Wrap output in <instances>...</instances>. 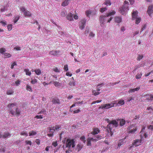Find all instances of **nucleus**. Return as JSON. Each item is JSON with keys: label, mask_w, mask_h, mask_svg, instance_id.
Listing matches in <instances>:
<instances>
[{"label": "nucleus", "mask_w": 153, "mask_h": 153, "mask_svg": "<svg viewBox=\"0 0 153 153\" xmlns=\"http://www.w3.org/2000/svg\"><path fill=\"white\" fill-rule=\"evenodd\" d=\"M105 120L109 123L107 126V132L109 133L110 135L111 136L113 134V128L114 126L117 127L118 126V123L116 120H113L110 121L109 119L107 118L105 119Z\"/></svg>", "instance_id": "1"}, {"label": "nucleus", "mask_w": 153, "mask_h": 153, "mask_svg": "<svg viewBox=\"0 0 153 153\" xmlns=\"http://www.w3.org/2000/svg\"><path fill=\"white\" fill-rule=\"evenodd\" d=\"M75 141L74 139H68L66 140L65 144V147L68 148V150L66 151V153H70L72 152L73 148L75 146Z\"/></svg>", "instance_id": "2"}, {"label": "nucleus", "mask_w": 153, "mask_h": 153, "mask_svg": "<svg viewBox=\"0 0 153 153\" xmlns=\"http://www.w3.org/2000/svg\"><path fill=\"white\" fill-rule=\"evenodd\" d=\"M115 104V103L112 102L111 103H107L103 104L99 107V109H108L114 107Z\"/></svg>", "instance_id": "3"}, {"label": "nucleus", "mask_w": 153, "mask_h": 153, "mask_svg": "<svg viewBox=\"0 0 153 153\" xmlns=\"http://www.w3.org/2000/svg\"><path fill=\"white\" fill-rule=\"evenodd\" d=\"M108 16H106L101 15L100 18L99 20L100 23V25L102 27L103 25L105 24L107 20Z\"/></svg>", "instance_id": "4"}, {"label": "nucleus", "mask_w": 153, "mask_h": 153, "mask_svg": "<svg viewBox=\"0 0 153 153\" xmlns=\"http://www.w3.org/2000/svg\"><path fill=\"white\" fill-rule=\"evenodd\" d=\"M20 10L23 12V15L25 16L30 17L32 14L28 10H26L25 8L22 7L20 8Z\"/></svg>", "instance_id": "5"}, {"label": "nucleus", "mask_w": 153, "mask_h": 153, "mask_svg": "<svg viewBox=\"0 0 153 153\" xmlns=\"http://www.w3.org/2000/svg\"><path fill=\"white\" fill-rule=\"evenodd\" d=\"M86 22L87 20L85 19H83L81 20L79 24V28L81 30H82L84 28Z\"/></svg>", "instance_id": "6"}, {"label": "nucleus", "mask_w": 153, "mask_h": 153, "mask_svg": "<svg viewBox=\"0 0 153 153\" xmlns=\"http://www.w3.org/2000/svg\"><path fill=\"white\" fill-rule=\"evenodd\" d=\"M141 140L139 139H136L134 140V142L132 144V145L130 147V148L135 146L137 147L141 144Z\"/></svg>", "instance_id": "7"}, {"label": "nucleus", "mask_w": 153, "mask_h": 153, "mask_svg": "<svg viewBox=\"0 0 153 153\" xmlns=\"http://www.w3.org/2000/svg\"><path fill=\"white\" fill-rule=\"evenodd\" d=\"M60 128V126L58 125H56L55 126H53L51 127L48 128V129L49 130V131L51 133L53 134L54 131L57 130Z\"/></svg>", "instance_id": "8"}, {"label": "nucleus", "mask_w": 153, "mask_h": 153, "mask_svg": "<svg viewBox=\"0 0 153 153\" xmlns=\"http://www.w3.org/2000/svg\"><path fill=\"white\" fill-rule=\"evenodd\" d=\"M129 10L128 7L127 5H124L120 9V13L124 15V12L127 11Z\"/></svg>", "instance_id": "9"}, {"label": "nucleus", "mask_w": 153, "mask_h": 153, "mask_svg": "<svg viewBox=\"0 0 153 153\" xmlns=\"http://www.w3.org/2000/svg\"><path fill=\"white\" fill-rule=\"evenodd\" d=\"M49 54L54 56H57L61 54L60 51L59 50L52 51L49 52Z\"/></svg>", "instance_id": "10"}, {"label": "nucleus", "mask_w": 153, "mask_h": 153, "mask_svg": "<svg viewBox=\"0 0 153 153\" xmlns=\"http://www.w3.org/2000/svg\"><path fill=\"white\" fill-rule=\"evenodd\" d=\"M133 127V125L130 126L128 127V129L129 130V131H128L129 133L133 134L137 130V128L136 127H134L133 128H132Z\"/></svg>", "instance_id": "11"}, {"label": "nucleus", "mask_w": 153, "mask_h": 153, "mask_svg": "<svg viewBox=\"0 0 153 153\" xmlns=\"http://www.w3.org/2000/svg\"><path fill=\"white\" fill-rule=\"evenodd\" d=\"M147 11L149 16H151L153 13V5H150L148 7Z\"/></svg>", "instance_id": "12"}, {"label": "nucleus", "mask_w": 153, "mask_h": 153, "mask_svg": "<svg viewBox=\"0 0 153 153\" xmlns=\"http://www.w3.org/2000/svg\"><path fill=\"white\" fill-rule=\"evenodd\" d=\"M100 130L98 128H93V130L91 134L93 135H95L98 134L100 132Z\"/></svg>", "instance_id": "13"}, {"label": "nucleus", "mask_w": 153, "mask_h": 153, "mask_svg": "<svg viewBox=\"0 0 153 153\" xmlns=\"http://www.w3.org/2000/svg\"><path fill=\"white\" fill-rule=\"evenodd\" d=\"M10 136V133L8 132H5L2 135V137L4 138H6Z\"/></svg>", "instance_id": "14"}, {"label": "nucleus", "mask_w": 153, "mask_h": 153, "mask_svg": "<svg viewBox=\"0 0 153 153\" xmlns=\"http://www.w3.org/2000/svg\"><path fill=\"white\" fill-rule=\"evenodd\" d=\"M115 22L116 23H119L122 21V18L119 16H116L114 18Z\"/></svg>", "instance_id": "15"}, {"label": "nucleus", "mask_w": 153, "mask_h": 153, "mask_svg": "<svg viewBox=\"0 0 153 153\" xmlns=\"http://www.w3.org/2000/svg\"><path fill=\"white\" fill-rule=\"evenodd\" d=\"M52 102L53 104H60V101L59 99L56 98H53L52 100Z\"/></svg>", "instance_id": "16"}, {"label": "nucleus", "mask_w": 153, "mask_h": 153, "mask_svg": "<svg viewBox=\"0 0 153 153\" xmlns=\"http://www.w3.org/2000/svg\"><path fill=\"white\" fill-rule=\"evenodd\" d=\"M140 87H137L136 88H134L133 89H130L128 91V92L129 93H131L134 92H135L136 91H137L140 90Z\"/></svg>", "instance_id": "17"}, {"label": "nucleus", "mask_w": 153, "mask_h": 153, "mask_svg": "<svg viewBox=\"0 0 153 153\" xmlns=\"http://www.w3.org/2000/svg\"><path fill=\"white\" fill-rule=\"evenodd\" d=\"M144 129L145 128H143L142 129L140 132V133H141L140 136L141 138L143 137H144L145 138H146L147 137V134L146 133L144 132L143 134V130H144Z\"/></svg>", "instance_id": "18"}, {"label": "nucleus", "mask_w": 153, "mask_h": 153, "mask_svg": "<svg viewBox=\"0 0 153 153\" xmlns=\"http://www.w3.org/2000/svg\"><path fill=\"white\" fill-rule=\"evenodd\" d=\"M67 18L68 20L71 21L73 20L72 14L71 13H69L67 16Z\"/></svg>", "instance_id": "19"}, {"label": "nucleus", "mask_w": 153, "mask_h": 153, "mask_svg": "<svg viewBox=\"0 0 153 153\" xmlns=\"http://www.w3.org/2000/svg\"><path fill=\"white\" fill-rule=\"evenodd\" d=\"M137 11H134L132 13V19H134L137 18Z\"/></svg>", "instance_id": "20"}, {"label": "nucleus", "mask_w": 153, "mask_h": 153, "mask_svg": "<svg viewBox=\"0 0 153 153\" xmlns=\"http://www.w3.org/2000/svg\"><path fill=\"white\" fill-rule=\"evenodd\" d=\"M70 1V0H65L64 2H62L61 4L62 6L64 7L67 6L68 4L69 1Z\"/></svg>", "instance_id": "21"}, {"label": "nucleus", "mask_w": 153, "mask_h": 153, "mask_svg": "<svg viewBox=\"0 0 153 153\" xmlns=\"http://www.w3.org/2000/svg\"><path fill=\"white\" fill-rule=\"evenodd\" d=\"M124 139H121L118 142L117 146H118V148H120V146H121L123 145L124 144Z\"/></svg>", "instance_id": "22"}, {"label": "nucleus", "mask_w": 153, "mask_h": 153, "mask_svg": "<svg viewBox=\"0 0 153 153\" xmlns=\"http://www.w3.org/2000/svg\"><path fill=\"white\" fill-rule=\"evenodd\" d=\"M83 145L81 144H78L76 146V149L78 150V151H80L83 147Z\"/></svg>", "instance_id": "23"}, {"label": "nucleus", "mask_w": 153, "mask_h": 153, "mask_svg": "<svg viewBox=\"0 0 153 153\" xmlns=\"http://www.w3.org/2000/svg\"><path fill=\"white\" fill-rule=\"evenodd\" d=\"M53 84L56 87L60 86L61 85V84L60 83L56 81H53Z\"/></svg>", "instance_id": "24"}, {"label": "nucleus", "mask_w": 153, "mask_h": 153, "mask_svg": "<svg viewBox=\"0 0 153 153\" xmlns=\"http://www.w3.org/2000/svg\"><path fill=\"white\" fill-rule=\"evenodd\" d=\"M126 122L123 119L120 120V125L122 126L124 125L125 123Z\"/></svg>", "instance_id": "25"}, {"label": "nucleus", "mask_w": 153, "mask_h": 153, "mask_svg": "<svg viewBox=\"0 0 153 153\" xmlns=\"http://www.w3.org/2000/svg\"><path fill=\"white\" fill-rule=\"evenodd\" d=\"M16 105V103H9L7 105V107L9 108H12L13 106H15Z\"/></svg>", "instance_id": "26"}, {"label": "nucleus", "mask_w": 153, "mask_h": 153, "mask_svg": "<svg viewBox=\"0 0 153 153\" xmlns=\"http://www.w3.org/2000/svg\"><path fill=\"white\" fill-rule=\"evenodd\" d=\"M34 72H35L36 74L38 75H41L42 73L41 70L40 69H36V70H35Z\"/></svg>", "instance_id": "27"}, {"label": "nucleus", "mask_w": 153, "mask_h": 153, "mask_svg": "<svg viewBox=\"0 0 153 153\" xmlns=\"http://www.w3.org/2000/svg\"><path fill=\"white\" fill-rule=\"evenodd\" d=\"M16 114H15L17 116H18L20 114V111L19 109L18 108H16Z\"/></svg>", "instance_id": "28"}, {"label": "nucleus", "mask_w": 153, "mask_h": 153, "mask_svg": "<svg viewBox=\"0 0 153 153\" xmlns=\"http://www.w3.org/2000/svg\"><path fill=\"white\" fill-rule=\"evenodd\" d=\"M24 71L26 73V75L30 76L31 74V72L30 71H29L28 69H24Z\"/></svg>", "instance_id": "29"}, {"label": "nucleus", "mask_w": 153, "mask_h": 153, "mask_svg": "<svg viewBox=\"0 0 153 153\" xmlns=\"http://www.w3.org/2000/svg\"><path fill=\"white\" fill-rule=\"evenodd\" d=\"M14 91L12 89H9L7 91V94L8 95H11L13 94Z\"/></svg>", "instance_id": "30"}, {"label": "nucleus", "mask_w": 153, "mask_h": 153, "mask_svg": "<svg viewBox=\"0 0 153 153\" xmlns=\"http://www.w3.org/2000/svg\"><path fill=\"white\" fill-rule=\"evenodd\" d=\"M143 57V54H139L137 58V60L140 61V60L142 59Z\"/></svg>", "instance_id": "31"}, {"label": "nucleus", "mask_w": 153, "mask_h": 153, "mask_svg": "<svg viewBox=\"0 0 153 153\" xmlns=\"http://www.w3.org/2000/svg\"><path fill=\"white\" fill-rule=\"evenodd\" d=\"M90 138L89 137H88V138L87 139V146H91V140Z\"/></svg>", "instance_id": "32"}, {"label": "nucleus", "mask_w": 153, "mask_h": 153, "mask_svg": "<svg viewBox=\"0 0 153 153\" xmlns=\"http://www.w3.org/2000/svg\"><path fill=\"white\" fill-rule=\"evenodd\" d=\"M26 90L30 92H32V88L30 86L27 85L26 86Z\"/></svg>", "instance_id": "33"}, {"label": "nucleus", "mask_w": 153, "mask_h": 153, "mask_svg": "<svg viewBox=\"0 0 153 153\" xmlns=\"http://www.w3.org/2000/svg\"><path fill=\"white\" fill-rule=\"evenodd\" d=\"M4 56V58H9L11 56V55L10 53H3Z\"/></svg>", "instance_id": "34"}, {"label": "nucleus", "mask_w": 153, "mask_h": 153, "mask_svg": "<svg viewBox=\"0 0 153 153\" xmlns=\"http://www.w3.org/2000/svg\"><path fill=\"white\" fill-rule=\"evenodd\" d=\"M142 75V73L141 72L140 74H138L135 76V77L137 79H139L141 78Z\"/></svg>", "instance_id": "35"}, {"label": "nucleus", "mask_w": 153, "mask_h": 153, "mask_svg": "<svg viewBox=\"0 0 153 153\" xmlns=\"http://www.w3.org/2000/svg\"><path fill=\"white\" fill-rule=\"evenodd\" d=\"M92 13V11L91 10H86L85 12V14L87 17H89V15Z\"/></svg>", "instance_id": "36"}, {"label": "nucleus", "mask_w": 153, "mask_h": 153, "mask_svg": "<svg viewBox=\"0 0 153 153\" xmlns=\"http://www.w3.org/2000/svg\"><path fill=\"white\" fill-rule=\"evenodd\" d=\"M124 103L125 102L124 100H120L118 102L117 105L118 104L120 105H122L124 104Z\"/></svg>", "instance_id": "37"}, {"label": "nucleus", "mask_w": 153, "mask_h": 153, "mask_svg": "<svg viewBox=\"0 0 153 153\" xmlns=\"http://www.w3.org/2000/svg\"><path fill=\"white\" fill-rule=\"evenodd\" d=\"M115 12L114 11H113L112 12H110L108 13L106 16H107L108 17L110 16L111 15H113L115 14Z\"/></svg>", "instance_id": "38"}, {"label": "nucleus", "mask_w": 153, "mask_h": 153, "mask_svg": "<svg viewBox=\"0 0 153 153\" xmlns=\"http://www.w3.org/2000/svg\"><path fill=\"white\" fill-rule=\"evenodd\" d=\"M36 132L34 131H32L30 132L29 133V136H33L36 135Z\"/></svg>", "instance_id": "39"}, {"label": "nucleus", "mask_w": 153, "mask_h": 153, "mask_svg": "<svg viewBox=\"0 0 153 153\" xmlns=\"http://www.w3.org/2000/svg\"><path fill=\"white\" fill-rule=\"evenodd\" d=\"M153 100V95H151L149 97H147L146 98V100Z\"/></svg>", "instance_id": "40"}, {"label": "nucleus", "mask_w": 153, "mask_h": 153, "mask_svg": "<svg viewBox=\"0 0 153 153\" xmlns=\"http://www.w3.org/2000/svg\"><path fill=\"white\" fill-rule=\"evenodd\" d=\"M20 17L19 16H17L15 18L14 20V23H16L18 21Z\"/></svg>", "instance_id": "41"}, {"label": "nucleus", "mask_w": 153, "mask_h": 153, "mask_svg": "<svg viewBox=\"0 0 153 153\" xmlns=\"http://www.w3.org/2000/svg\"><path fill=\"white\" fill-rule=\"evenodd\" d=\"M80 140L85 143V137L84 136H82L80 137Z\"/></svg>", "instance_id": "42"}, {"label": "nucleus", "mask_w": 153, "mask_h": 153, "mask_svg": "<svg viewBox=\"0 0 153 153\" xmlns=\"http://www.w3.org/2000/svg\"><path fill=\"white\" fill-rule=\"evenodd\" d=\"M104 4L107 6L110 5L111 3L109 0H106Z\"/></svg>", "instance_id": "43"}, {"label": "nucleus", "mask_w": 153, "mask_h": 153, "mask_svg": "<svg viewBox=\"0 0 153 153\" xmlns=\"http://www.w3.org/2000/svg\"><path fill=\"white\" fill-rule=\"evenodd\" d=\"M30 82L32 84H34L37 82V80L36 79H31Z\"/></svg>", "instance_id": "44"}, {"label": "nucleus", "mask_w": 153, "mask_h": 153, "mask_svg": "<svg viewBox=\"0 0 153 153\" xmlns=\"http://www.w3.org/2000/svg\"><path fill=\"white\" fill-rule=\"evenodd\" d=\"M69 85L71 87H74L75 86L76 83L75 82H70L69 83Z\"/></svg>", "instance_id": "45"}, {"label": "nucleus", "mask_w": 153, "mask_h": 153, "mask_svg": "<svg viewBox=\"0 0 153 153\" xmlns=\"http://www.w3.org/2000/svg\"><path fill=\"white\" fill-rule=\"evenodd\" d=\"M46 111L44 109H42L40 111L38 114H46Z\"/></svg>", "instance_id": "46"}, {"label": "nucleus", "mask_w": 153, "mask_h": 153, "mask_svg": "<svg viewBox=\"0 0 153 153\" xmlns=\"http://www.w3.org/2000/svg\"><path fill=\"white\" fill-rule=\"evenodd\" d=\"M136 19V22L135 23L136 24H138L140 22L141 20V19L140 18H137L135 19Z\"/></svg>", "instance_id": "47"}, {"label": "nucleus", "mask_w": 153, "mask_h": 153, "mask_svg": "<svg viewBox=\"0 0 153 153\" xmlns=\"http://www.w3.org/2000/svg\"><path fill=\"white\" fill-rule=\"evenodd\" d=\"M9 113L13 115H14L15 114V111L12 108H10Z\"/></svg>", "instance_id": "48"}, {"label": "nucleus", "mask_w": 153, "mask_h": 153, "mask_svg": "<svg viewBox=\"0 0 153 153\" xmlns=\"http://www.w3.org/2000/svg\"><path fill=\"white\" fill-rule=\"evenodd\" d=\"M66 14V12L65 10H64L61 13V15L62 16H65Z\"/></svg>", "instance_id": "49"}, {"label": "nucleus", "mask_w": 153, "mask_h": 153, "mask_svg": "<svg viewBox=\"0 0 153 153\" xmlns=\"http://www.w3.org/2000/svg\"><path fill=\"white\" fill-rule=\"evenodd\" d=\"M7 28L9 31H10L12 28V25L11 24L7 26Z\"/></svg>", "instance_id": "50"}, {"label": "nucleus", "mask_w": 153, "mask_h": 153, "mask_svg": "<svg viewBox=\"0 0 153 153\" xmlns=\"http://www.w3.org/2000/svg\"><path fill=\"white\" fill-rule=\"evenodd\" d=\"M106 10L107 8L106 7H102L100 8V11L102 13L105 11Z\"/></svg>", "instance_id": "51"}, {"label": "nucleus", "mask_w": 153, "mask_h": 153, "mask_svg": "<svg viewBox=\"0 0 153 153\" xmlns=\"http://www.w3.org/2000/svg\"><path fill=\"white\" fill-rule=\"evenodd\" d=\"M102 137L101 136H100L99 135H97V136H94L93 137L94 138V139H98V140L101 139L102 138Z\"/></svg>", "instance_id": "52"}, {"label": "nucleus", "mask_w": 153, "mask_h": 153, "mask_svg": "<svg viewBox=\"0 0 153 153\" xmlns=\"http://www.w3.org/2000/svg\"><path fill=\"white\" fill-rule=\"evenodd\" d=\"M53 70L56 72L59 73L60 72L59 70L57 67H55V68H53Z\"/></svg>", "instance_id": "53"}, {"label": "nucleus", "mask_w": 153, "mask_h": 153, "mask_svg": "<svg viewBox=\"0 0 153 153\" xmlns=\"http://www.w3.org/2000/svg\"><path fill=\"white\" fill-rule=\"evenodd\" d=\"M20 135H25L27 136H28V134L26 132L23 131L21 133Z\"/></svg>", "instance_id": "54"}, {"label": "nucleus", "mask_w": 153, "mask_h": 153, "mask_svg": "<svg viewBox=\"0 0 153 153\" xmlns=\"http://www.w3.org/2000/svg\"><path fill=\"white\" fill-rule=\"evenodd\" d=\"M64 69L66 71H67L68 70V65H65L64 66Z\"/></svg>", "instance_id": "55"}, {"label": "nucleus", "mask_w": 153, "mask_h": 153, "mask_svg": "<svg viewBox=\"0 0 153 153\" xmlns=\"http://www.w3.org/2000/svg\"><path fill=\"white\" fill-rule=\"evenodd\" d=\"M17 64L15 62H14L12 64H11V68L13 69L14 68V66L15 65H16Z\"/></svg>", "instance_id": "56"}, {"label": "nucleus", "mask_w": 153, "mask_h": 153, "mask_svg": "<svg viewBox=\"0 0 153 153\" xmlns=\"http://www.w3.org/2000/svg\"><path fill=\"white\" fill-rule=\"evenodd\" d=\"M35 118L37 119H42L43 118V115H37L35 117Z\"/></svg>", "instance_id": "57"}, {"label": "nucleus", "mask_w": 153, "mask_h": 153, "mask_svg": "<svg viewBox=\"0 0 153 153\" xmlns=\"http://www.w3.org/2000/svg\"><path fill=\"white\" fill-rule=\"evenodd\" d=\"M90 140L91 141H92L93 142H96L98 140V139H94V138L93 137H90Z\"/></svg>", "instance_id": "58"}, {"label": "nucleus", "mask_w": 153, "mask_h": 153, "mask_svg": "<svg viewBox=\"0 0 153 153\" xmlns=\"http://www.w3.org/2000/svg\"><path fill=\"white\" fill-rule=\"evenodd\" d=\"M0 23L2 25V26H5L6 25H7L6 22L4 21H1L0 22Z\"/></svg>", "instance_id": "59"}, {"label": "nucleus", "mask_w": 153, "mask_h": 153, "mask_svg": "<svg viewBox=\"0 0 153 153\" xmlns=\"http://www.w3.org/2000/svg\"><path fill=\"white\" fill-rule=\"evenodd\" d=\"M101 101H102V100H96L95 101H94L92 103L91 105H93V104H95L96 103H99V102H101Z\"/></svg>", "instance_id": "60"}, {"label": "nucleus", "mask_w": 153, "mask_h": 153, "mask_svg": "<svg viewBox=\"0 0 153 153\" xmlns=\"http://www.w3.org/2000/svg\"><path fill=\"white\" fill-rule=\"evenodd\" d=\"M6 51V49L4 48H1L0 49V52L1 53H3Z\"/></svg>", "instance_id": "61"}, {"label": "nucleus", "mask_w": 153, "mask_h": 153, "mask_svg": "<svg viewBox=\"0 0 153 153\" xmlns=\"http://www.w3.org/2000/svg\"><path fill=\"white\" fill-rule=\"evenodd\" d=\"M25 143L27 144H29L30 145H31L32 144V142L30 141L26 140Z\"/></svg>", "instance_id": "62"}, {"label": "nucleus", "mask_w": 153, "mask_h": 153, "mask_svg": "<svg viewBox=\"0 0 153 153\" xmlns=\"http://www.w3.org/2000/svg\"><path fill=\"white\" fill-rule=\"evenodd\" d=\"M66 75L68 76H71L72 74L71 73L69 72H68L66 73Z\"/></svg>", "instance_id": "63"}, {"label": "nucleus", "mask_w": 153, "mask_h": 153, "mask_svg": "<svg viewBox=\"0 0 153 153\" xmlns=\"http://www.w3.org/2000/svg\"><path fill=\"white\" fill-rule=\"evenodd\" d=\"M80 111L79 109H78L77 110H75L73 111L74 114L77 113L79 112Z\"/></svg>", "instance_id": "64"}]
</instances>
